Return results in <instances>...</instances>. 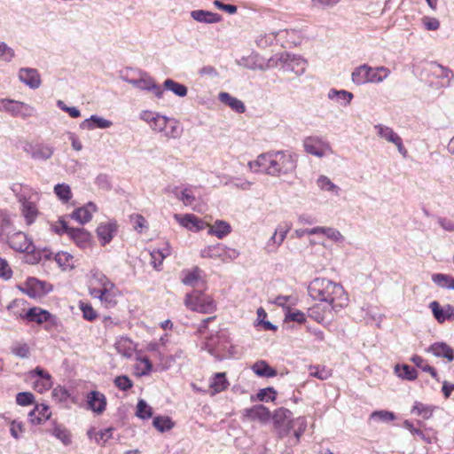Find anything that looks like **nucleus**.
Segmentation results:
<instances>
[{
	"instance_id": "1",
	"label": "nucleus",
	"mask_w": 454,
	"mask_h": 454,
	"mask_svg": "<svg viewBox=\"0 0 454 454\" xmlns=\"http://www.w3.org/2000/svg\"><path fill=\"white\" fill-rule=\"evenodd\" d=\"M308 292L313 300L327 302L335 311L348 301L342 286L327 278H315L309 285Z\"/></svg>"
},
{
	"instance_id": "2",
	"label": "nucleus",
	"mask_w": 454,
	"mask_h": 454,
	"mask_svg": "<svg viewBox=\"0 0 454 454\" xmlns=\"http://www.w3.org/2000/svg\"><path fill=\"white\" fill-rule=\"evenodd\" d=\"M25 303L26 301L23 299H15L7 306V309L14 315L27 319L29 322H35L39 325L47 323V325L44 326V329L47 331H51L52 329H56L58 327L59 319L57 317L42 308L32 307L28 309L25 313H20L17 309L24 306Z\"/></svg>"
},
{
	"instance_id": "3",
	"label": "nucleus",
	"mask_w": 454,
	"mask_h": 454,
	"mask_svg": "<svg viewBox=\"0 0 454 454\" xmlns=\"http://www.w3.org/2000/svg\"><path fill=\"white\" fill-rule=\"evenodd\" d=\"M294 154L288 151H273L266 174L271 176H280L295 170L297 163Z\"/></svg>"
},
{
	"instance_id": "4",
	"label": "nucleus",
	"mask_w": 454,
	"mask_h": 454,
	"mask_svg": "<svg viewBox=\"0 0 454 454\" xmlns=\"http://www.w3.org/2000/svg\"><path fill=\"white\" fill-rule=\"evenodd\" d=\"M390 70L385 67H372L364 64L355 68L351 74L352 82L357 85L368 82L380 83L388 77Z\"/></svg>"
},
{
	"instance_id": "5",
	"label": "nucleus",
	"mask_w": 454,
	"mask_h": 454,
	"mask_svg": "<svg viewBox=\"0 0 454 454\" xmlns=\"http://www.w3.org/2000/svg\"><path fill=\"white\" fill-rule=\"evenodd\" d=\"M184 304L192 311L207 314L212 313L215 309V301L201 291L194 290L187 294L184 299Z\"/></svg>"
},
{
	"instance_id": "6",
	"label": "nucleus",
	"mask_w": 454,
	"mask_h": 454,
	"mask_svg": "<svg viewBox=\"0 0 454 454\" xmlns=\"http://www.w3.org/2000/svg\"><path fill=\"white\" fill-rule=\"evenodd\" d=\"M61 230L57 229L55 226L54 232L62 235L67 234L68 237L82 249H86L91 247V234L84 228H72L69 227L65 220H60Z\"/></svg>"
},
{
	"instance_id": "7",
	"label": "nucleus",
	"mask_w": 454,
	"mask_h": 454,
	"mask_svg": "<svg viewBox=\"0 0 454 454\" xmlns=\"http://www.w3.org/2000/svg\"><path fill=\"white\" fill-rule=\"evenodd\" d=\"M0 111L9 113L13 117L23 119L31 117L35 114V108L24 102L8 98H0Z\"/></svg>"
},
{
	"instance_id": "8",
	"label": "nucleus",
	"mask_w": 454,
	"mask_h": 454,
	"mask_svg": "<svg viewBox=\"0 0 454 454\" xmlns=\"http://www.w3.org/2000/svg\"><path fill=\"white\" fill-rule=\"evenodd\" d=\"M22 148L35 161H46L52 157L55 152L52 145L45 143L26 142Z\"/></svg>"
},
{
	"instance_id": "9",
	"label": "nucleus",
	"mask_w": 454,
	"mask_h": 454,
	"mask_svg": "<svg viewBox=\"0 0 454 454\" xmlns=\"http://www.w3.org/2000/svg\"><path fill=\"white\" fill-rule=\"evenodd\" d=\"M20 290L30 298H40L52 291V286L36 278H28Z\"/></svg>"
},
{
	"instance_id": "10",
	"label": "nucleus",
	"mask_w": 454,
	"mask_h": 454,
	"mask_svg": "<svg viewBox=\"0 0 454 454\" xmlns=\"http://www.w3.org/2000/svg\"><path fill=\"white\" fill-rule=\"evenodd\" d=\"M374 129L377 130V135L380 138L394 144L401 155L403 157L407 156L408 152L403 145L402 137L396 132H395L392 128L383 124H377L374 126Z\"/></svg>"
},
{
	"instance_id": "11",
	"label": "nucleus",
	"mask_w": 454,
	"mask_h": 454,
	"mask_svg": "<svg viewBox=\"0 0 454 454\" xmlns=\"http://www.w3.org/2000/svg\"><path fill=\"white\" fill-rule=\"evenodd\" d=\"M303 147L306 153L318 158L324 157L325 153L331 150L330 145L322 137L317 136L305 137Z\"/></svg>"
},
{
	"instance_id": "12",
	"label": "nucleus",
	"mask_w": 454,
	"mask_h": 454,
	"mask_svg": "<svg viewBox=\"0 0 454 454\" xmlns=\"http://www.w3.org/2000/svg\"><path fill=\"white\" fill-rule=\"evenodd\" d=\"M7 242L13 250L35 254V246L22 231L8 232Z\"/></svg>"
},
{
	"instance_id": "13",
	"label": "nucleus",
	"mask_w": 454,
	"mask_h": 454,
	"mask_svg": "<svg viewBox=\"0 0 454 454\" xmlns=\"http://www.w3.org/2000/svg\"><path fill=\"white\" fill-rule=\"evenodd\" d=\"M87 408L97 414H102L106 408L105 395L97 390H91L87 394Z\"/></svg>"
},
{
	"instance_id": "14",
	"label": "nucleus",
	"mask_w": 454,
	"mask_h": 454,
	"mask_svg": "<svg viewBox=\"0 0 454 454\" xmlns=\"http://www.w3.org/2000/svg\"><path fill=\"white\" fill-rule=\"evenodd\" d=\"M19 79L30 89H38L42 83L41 76L37 69L31 67H21L19 70Z\"/></svg>"
},
{
	"instance_id": "15",
	"label": "nucleus",
	"mask_w": 454,
	"mask_h": 454,
	"mask_svg": "<svg viewBox=\"0 0 454 454\" xmlns=\"http://www.w3.org/2000/svg\"><path fill=\"white\" fill-rule=\"evenodd\" d=\"M175 218L184 228L192 231H199L204 230L207 226L206 223L192 214L175 215Z\"/></svg>"
},
{
	"instance_id": "16",
	"label": "nucleus",
	"mask_w": 454,
	"mask_h": 454,
	"mask_svg": "<svg viewBox=\"0 0 454 454\" xmlns=\"http://www.w3.org/2000/svg\"><path fill=\"white\" fill-rule=\"evenodd\" d=\"M429 308L432 309L433 315L438 323L454 319V307L450 304L441 307L438 301H434L430 302Z\"/></svg>"
},
{
	"instance_id": "17",
	"label": "nucleus",
	"mask_w": 454,
	"mask_h": 454,
	"mask_svg": "<svg viewBox=\"0 0 454 454\" xmlns=\"http://www.w3.org/2000/svg\"><path fill=\"white\" fill-rule=\"evenodd\" d=\"M117 232L116 222L100 223L96 230L97 236L102 246L110 243Z\"/></svg>"
},
{
	"instance_id": "18",
	"label": "nucleus",
	"mask_w": 454,
	"mask_h": 454,
	"mask_svg": "<svg viewBox=\"0 0 454 454\" xmlns=\"http://www.w3.org/2000/svg\"><path fill=\"white\" fill-rule=\"evenodd\" d=\"M243 416L249 420L266 422L270 418V411L262 404H256L243 411Z\"/></svg>"
},
{
	"instance_id": "19",
	"label": "nucleus",
	"mask_w": 454,
	"mask_h": 454,
	"mask_svg": "<svg viewBox=\"0 0 454 454\" xmlns=\"http://www.w3.org/2000/svg\"><path fill=\"white\" fill-rule=\"evenodd\" d=\"M97 210L93 202H88L85 206L74 209L70 217L81 224L89 223L92 219V212Z\"/></svg>"
},
{
	"instance_id": "20",
	"label": "nucleus",
	"mask_w": 454,
	"mask_h": 454,
	"mask_svg": "<svg viewBox=\"0 0 454 454\" xmlns=\"http://www.w3.org/2000/svg\"><path fill=\"white\" fill-rule=\"evenodd\" d=\"M51 411L48 405L44 403L36 404L28 413V419L34 425H40L51 418Z\"/></svg>"
},
{
	"instance_id": "21",
	"label": "nucleus",
	"mask_w": 454,
	"mask_h": 454,
	"mask_svg": "<svg viewBox=\"0 0 454 454\" xmlns=\"http://www.w3.org/2000/svg\"><path fill=\"white\" fill-rule=\"evenodd\" d=\"M427 352L432 353L437 357L446 358L449 362L454 360V350L453 348L446 344L445 342H435L432 344L428 348Z\"/></svg>"
},
{
	"instance_id": "22",
	"label": "nucleus",
	"mask_w": 454,
	"mask_h": 454,
	"mask_svg": "<svg viewBox=\"0 0 454 454\" xmlns=\"http://www.w3.org/2000/svg\"><path fill=\"white\" fill-rule=\"evenodd\" d=\"M139 90L152 91L158 98H161L163 97L162 88L159 84H157L154 82V80L151 76L147 75L145 73L142 74L141 78H139Z\"/></svg>"
},
{
	"instance_id": "23",
	"label": "nucleus",
	"mask_w": 454,
	"mask_h": 454,
	"mask_svg": "<svg viewBox=\"0 0 454 454\" xmlns=\"http://www.w3.org/2000/svg\"><path fill=\"white\" fill-rule=\"evenodd\" d=\"M113 125V122L101 116L93 114L90 118L85 119L80 124L82 129H107Z\"/></svg>"
},
{
	"instance_id": "24",
	"label": "nucleus",
	"mask_w": 454,
	"mask_h": 454,
	"mask_svg": "<svg viewBox=\"0 0 454 454\" xmlns=\"http://www.w3.org/2000/svg\"><path fill=\"white\" fill-rule=\"evenodd\" d=\"M272 154L273 151L261 153L255 160L248 162L249 168L256 173L262 172L266 174Z\"/></svg>"
},
{
	"instance_id": "25",
	"label": "nucleus",
	"mask_w": 454,
	"mask_h": 454,
	"mask_svg": "<svg viewBox=\"0 0 454 454\" xmlns=\"http://www.w3.org/2000/svg\"><path fill=\"white\" fill-rule=\"evenodd\" d=\"M219 100L231 108L238 114H243L246 112L245 104L239 98L232 97L228 92H220L218 95Z\"/></svg>"
},
{
	"instance_id": "26",
	"label": "nucleus",
	"mask_w": 454,
	"mask_h": 454,
	"mask_svg": "<svg viewBox=\"0 0 454 454\" xmlns=\"http://www.w3.org/2000/svg\"><path fill=\"white\" fill-rule=\"evenodd\" d=\"M191 16L196 21L207 24L218 23L222 20V16L220 14L205 10L192 11L191 12Z\"/></svg>"
},
{
	"instance_id": "27",
	"label": "nucleus",
	"mask_w": 454,
	"mask_h": 454,
	"mask_svg": "<svg viewBox=\"0 0 454 454\" xmlns=\"http://www.w3.org/2000/svg\"><path fill=\"white\" fill-rule=\"evenodd\" d=\"M231 231V227L230 223L223 220H216L213 225L209 226L207 233L215 235L218 239H223L229 235Z\"/></svg>"
},
{
	"instance_id": "28",
	"label": "nucleus",
	"mask_w": 454,
	"mask_h": 454,
	"mask_svg": "<svg viewBox=\"0 0 454 454\" xmlns=\"http://www.w3.org/2000/svg\"><path fill=\"white\" fill-rule=\"evenodd\" d=\"M252 370L259 377L271 378L278 374L277 370L270 366L264 360L254 363Z\"/></svg>"
},
{
	"instance_id": "29",
	"label": "nucleus",
	"mask_w": 454,
	"mask_h": 454,
	"mask_svg": "<svg viewBox=\"0 0 454 454\" xmlns=\"http://www.w3.org/2000/svg\"><path fill=\"white\" fill-rule=\"evenodd\" d=\"M31 377H39L43 380V388H37V391L43 393V391L49 390L52 386L51 374L40 366L35 367L30 372Z\"/></svg>"
},
{
	"instance_id": "30",
	"label": "nucleus",
	"mask_w": 454,
	"mask_h": 454,
	"mask_svg": "<svg viewBox=\"0 0 454 454\" xmlns=\"http://www.w3.org/2000/svg\"><path fill=\"white\" fill-rule=\"evenodd\" d=\"M163 90H170L173 92L176 96H178L180 98H184L188 93V89L184 84H182L180 82H177L174 81L173 79H166L163 82Z\"/></svg>"
},
{
	"instance_id": "31",
	"label": "nucleus",
	"mask_w": 454,
	"mask_h": 454,
	"mask_svg": "<svg viewBox=\"0 0 454 454\" xmlns=\"http://www.w3.org/2000/svg\"><path fill=\"white\" fill-rule=\"evenodd\" d=\"M433 74L441 79H447L448 84L454 78V72L448 67H444L435 61L430 63Z\"/></svg>"
},
{
	"instance_id": "32",
	"label": "nucleus",
	"mask_w": 454,
	"mask_h": 454,
	"mask_svg": "<svg viewBox=\"0 0 454 454\" xmlns=\"http://www.w3.org/2000/svg\"><path fill=\"white\" fill-rule=\"evenodd\" d=\"M115 348L118 353L125 357H130L133 355L134 344L133 341L127 337H121L115 343Z\"/></svg>"
},
{
	"instance_id": "33",
	"label": "nucleus",
	"mask_w": 454,
	"mask_h": 454,
	"mask_svg": "<svg viewBox=\"0 0 454 454\" xmlns=\"http://www.w3.org/2000/svg\"><path fill=\"white\" fill-rule=\"evenodd\" d=\"M278 60L284 64L287 65V68L291 70H294V63L296 66H301V70L303 72L305 69L306 61L301 57H296L294 55H291L289 53H282L278 59Z\"/></svg>"
},
{
	"instance_id": "34",
	"label": "nucleus",
	"mask_w": 454,
	"mask_h": 454,
	"mask_svg": "<svg viewBox=\"0 0 454 454\" xmlns=\"http://www.w3.org/2000/svg\"><path fill=\"white\" fill-rule=\"evenodd\" d=\"M52 435L61 441L64 445H69L71 443L70 432L62 425L54 422V426L51 430Z\"/></svg>"
},
{
	"instance_id": "35",
	"label": "nucleus",
	"mask_w": 454,
	"mask_h": 454,
	"mask_svg": "<svg viewBox=\"0 0 454 454\" xmlns=\"http://www.w3.org/2000/svg\"><path fill=\"white\" fill-rule=\"evenodd\" d=\"M237 64L251 70L263 69L262 64L258 62V55L254 53L247 57H242L240 59L237 60Z\"/></svg>"
},
{
	"instance_id": "36",
	"label": "nucleus",
	"mask_w": 454,
	"mask_h": 454,
	"mask_svg": "<svg viewBox=\"0 0 454 454\" xmlns=\"http://www.w3.org/2000/svg\"><path fill=\"white\" fill-rule=\"evenodd\" d=\"M228 386L229 382L226 379L225 372H216L209 384V387L216 393L223 391Z\"/></svg>"
},
{
	"instance_id": "37",
	"label": "nucleus",
	"mask_w": 454,
	"mask_h": 454,
	"mask_svg": "<svg viewBox=\"0 0 454 454\" xmlns=\"http://www.w3.org/2000/svg\"><path fill=\"white\" fill-rule=\"evenodd\" d=\"M224 245L217 243L214 246H208L200 251V256L203 258H220L223 260Z\"/></svg>"
},
{
	"instance_id": "38",
	"label": "nucleus",
	"mask_w": 454,
	"mask_h": 454,
	"mask_svg": "<svg viewBox=\"0 0 454 454\" xmlns=\"http://www.w3.org/2000/svg\"><path fill=\"white\" fill-rule=\"evenodd\" d=\"M353 94L349 91H347V90H335V89H331L328 92V98L332 100H337L339 101L340 103H342L347 106L348 105L352 98H353Z\"/></svg>"
},
{
	"instance_id": "39",
	"label": "nucleus",
	"mask_w": 454,
	"mask_h": 454,
	"mask_svg": "<svg viewBox=\"0 0 454 454\" xmlns=\"http://www.w3.org/2000/svg\"><path fill=\"white\" fill-rule=\"evenodd\" d=\"M395 371L397 373L398 377L403 380H414L418 377V372L416 369L409 364L396 365L395 367Z\"/></svg>"
},
{
	"instance_id": "40",
	"label": "nucleus",
	"mask_w": 454,
	"mask_h": 454,
	"mask_svg": "<svg viewBox=\"0 0 454 454\" xmlns=\"http://www.w3.org/2000/svg\"><path fill=\"white\" fill-rule=\"evenodd\" d=\"M433 282L442 288L454 290V278L442 273H435L432 276Z\"/></svg>"
},
{
	"instance_id": "41",
	"label": "nucleus",
	"mask_w": 454,
	"mask_h": 454,
	"mask_svg": "<svg viewBox=\"0 0 454 454\" xmlns=\"http://www.w3.org/2000/svg\"><path fill=\"white\" fill-rule=\"evenodd\" d=\"M153 427L160 432L163 433L172 429L175 426L174 422L168 416H156L153 419Z\"/></svg>"
},
{
	"instance_id": "42",
	"label": "nucleus",
	"mask_w": 454,
	"mask_h": 454,
	"mask_svg": "<svg viewBox=\"0 0 454 454\" xmlns=\"http://www.w3.org/2000/svg\"><path fill=\"white\" fill-rule=\"evenodd\" d=\"M411 361L417 367L420 368L423 372L430 373L434 379H435L437 381H439V378H438L436 370L433 366L427 364L422 356L414 355L411 358Z\"/></svg>"
},
{
	"instance_id": "43",
	"label": "nucleus",
	"mask_w": 454,
	"mask_h": 454,
	"mask_svg": "<svg viewBox=\"0 0 454 454\" xmlns=\"http://www.w3.org/2000/svg\"><path fill=\"white\" fill-rule=\"evenodd\" d=\"M21 213L27 225L34 223L39 215V211L34 201L31 204L24 206V207L21 208Z\"/></svg>"
},
{
	"instance_id": "44",
	"label": "nucleus",
	"mask_w": 454,
	"mask_h": 454,
	"mask_svg": "<svg viewBox=\"0 0 454 454\" xmlns=\"http://www.w3.org/2000/svg\"><path fill=\"white\" fill-rule=\"evenodd\" d=\"M293 413L291 411L286 408H278L275 411L273 415L274 425H282L287 423H293L292 419Z\"/></svg>"
},
{
	"instance_id": "45",
	"label": "nucleus",
	"mask_w": 454,
	"mask_h": 454,
	"mask_svg": "<svg viewBox=\"0 0 454 454\" xmlns=\"http://www.w3.org/2000/svg\"><path fill=\"white\" fill-rule=\"evenodd\" d=\"M54 192L63 203H67L72 198L70 186L64 183L56 184L54 186Z\"/></svg>"
},
{
	"instance_id": "46",
	"label": "nucleus",
	"mask_w": 454,
	"mask_h": 454,
	"mask_svg": "<svg viewBox=\"0 0 454 454\" xmlns=\"http://www.w3.org/2000/svg\"><path fill=\"white\" fill-rule=\"evenodd\" d=\"M395 419V414L393 411L380 410L372 412L370 415V420L376 422L388 423Z\"/></svg>"
},
{
	"instance_id": "47",
	"label": "nucleus",
	"mask_w": 454,
	"mask_h": 454,
	"mask_svg": "<svg viewBox=\"0 0 454 454\" xmlns=\"http://www.w3.org/2000/svg\"><path fill=\"white\" fill-rule=\"evenodd\" d=\"M136 415L141 419H150L153 416V409L144 399H140L137 404Z\"/></svg>"
},
{
	"instance_id": "48",
	"label": "nucleus",
	"mask_w": 454,
	"mask_h": 454,
	"mask_svg": "<svg viewBox=\"0 0 454 454\" xmlns=\"http://www.w3.org/2000/svg\"><path fill=\"white\" fill-rule=\"evenodd\" d=\"M317 186L323 190L327 192H333L335 194H338L340 188L334 184L330 178L325 176H320L317 180Z\"/></svg>"
},
{
	"instance_id": "49",
	"label": "nucleus",
	"mask_w": 454,
	"mask_h": 454,
	"mask_svg": "<svg viewBox=\"0 0 454 454\" xmlns=\"http://www.w3.org/2000/svg\"><path fill=\"white\" fill-rule=\"evenodd\" d=\"M176 198L181 200L184 206H192L195 202L192 186L189 185L184 187L179 194H176Z\"/></svg>"
},
{
	"instance_id": "50",
	"label": "nucleus",
	"mask_w": 454,
	"mask_h": 454,
	"mask_svg": "<svg viewBox=\"0 0 454 454\" xmlns=\"http://www.w3.org/2000/svg\"><path fill=\"white\" fill-rule=\"evenodd\" d=\"M411 412L416 413L417 415L421 416L423 419H427L432 416L433 410L430 406L425 405L419 402H415Z\"/></svg>"
},
{
	"instance_id": "51",
	"label": "nucleus",
	"mask_w": 454,
	"mask_h": 454,
	"mask_svg": "<svg viewBox=\"0 0 454 454\" xmlns=\"http://www.w3.org/2000/svg\"><path fill=\"white\" fill-rule=\"evenodd\" d=\"M169 122V119L164 115L156 114V118L150 125L151 129L156 132H163L168 124Z\"/></svg>"
},
{
	"instance_id": "52",
	"label": "nucleus",
	"mask_w": 454,
	"mask_h": 454,
	"mask_svg": "<svg viewBox=\"0 0 454 454\" xmlns=\"http://www.w3.org/2000/svg\"><path fill=\"white\" fill-rule=\"evenodd\" d=\"M277 392L272 387H268L259 390L256 395L257 400L261 402L274 401L276 399Z\"/></svg>"
},
{
	"instance_id": "53",
	"label": "nucleus",
	"mask_w": 454,
	"mask_h": 454,
	"mask_svg": "<svg viewBox=\"0 0 454 454\" xmlns=\"http://www.w3.org/2000/svg\"><path fill=\"white\" fill-rule=\"evenodd\" d=\"M288 232V229H284L282 227H278L276 229L275 232L270 239L268 242V246H270V243L277 245L279 247L286 237V233Z\"/></svg>"
},
{
	"instance_id": "54",
	"label": "nucleus",
	"mask_w": 454,
	"mask_h": 454,
	"mask_svg": "<svg viewBox=\"0 0 454 454\" xmlns=\"http://www.w3.org/2000/svg\"><path fill=\"white\" fill-rule=\"evenodd\" d=\"M80 309L82 312V317L88 321H94L98 317V314L90 303L80 302Z\"/></svg>"
},
{
	"instance_id": "55",
	"label": "nucleus",
	"mask_w": 454,
	"mask_h": 454,
	"mask_svg": "<svg viewBox=\"0 0 454 454\" xmlns=\"http://www.w3.org/2000/svg\"><path fill=\"white\" fill-rule=\"evenodd\" d=\"M403 427L408 429L413 435H417L419 438H421L424 442L427 443H431V437L428 436L425 432L422 430L413 427L412 423L409 420H404Z\"/></svg>"
},
{
	"instance_id": "56",
	"label": "nucleus",
	"mask_w": 454,
	"mask_h": 454,
	"mask_svg": "<svg viewBox=\"0 0 454 454\" xmlns=\"http://www.w3.org/2000/svg\"><path fill=\"white\" fill-rule=\"evenodd\" d=\"M16 403L20 406L31 405L35 403V396L31 392H20L16 395Z\"/></svg>"
},
{
	"instance_id": "57",
	"label": "nucleus",
	"mask_w": 454,
	"mask_h": 454,
	"mask_svg": "<svg viewBox=\"0 0 454 454\" xmlns=\"http://www.w3.org/2000/svg\"><path fill=\"white\" fill-rule=\"evenodd\" d=\"M285 320L302 324L306 321V317L305 314L301 310L293 311L290 309H288L287 312L285 315Z\"/></svg>"
},
{
	"instance_id": "58",
	"label": "nucleus",
	"mask_w": 454,
	"mask_h": 454,
	"mask_svg": "<svg viewBox=\"0 0 454 454\" xmlns=\"http://www.w3.org/2000/svg\"><path fill=\"white\" fill-rule=\"evenodd\" d=\"M12 353L20 358L29 356V347L26 343H17L12 347Z\"/></svg>"
},
{
	"instance_id": "59",
	"label": "nucleus",
	"mask_w": 454,
	"mask_h": 454,
	"mask_svg": "<svg viewBox=\"0 0 454 454\" xmlns=\"http://www.w3.org/2000/svg\"><path fill=\"white\" fill-rule=\"evenodd\" d=\"M114 385L121 390L126 391L132 387V380L126 375L117 376L114 379Z\"/></svg>"
},
{
	"instance_id": "60",
	"label": "nucleus",
	"mask_w": 454,
	"mask_h": 454,
	"mask_svg": "<svg viewBox=\"0 0 454 454\" xmlns=\"http://www.w3.org/2000/svg\"><path fill=\"white\" fill-rule=\"evenodd\" d=\"M297 426V428L294 430V436L297 440L300 439L301 434L304 433L307 427V421L304 417H299L295 420L293 421V427Z\"/></svg>"
},
{
	"instance_id": "61",
	"label": "nucleus",
	"mask_w": 454,
	"mask_h": 454,
	"mask_svg": "<svg viewBox=\"0 0 454 454\" xmlns=\"http://www.w3.org/2000/svg\"><path fill=\"white\" fill-rule=\"evenodd\" d=\"M57 106L62 111L67 113L72 118H78L81 116V112L78 108L74 106H67L62 100L57 101Z\"/></svg>"
},
{
	"instance_id": "62",
	"label": "nucleus",
	"mask_w": 454,
	"mask_h": 454,
	"mask_svg": "<svg viewBox=\"0 0 454 454\" xmlns=\"http://www.w3.org/2000/svg\"><path fill=\"white\" fill-rule=\"evenodd\" d=\"M324 235H325L329 239L335 242H342L344 241L343 235L336 229L331 227H325Z\"/></svg>"
},
{
	"instance_id": "63",
	"label": "nucleus",
	"mask_w": 454,
	"mask_h": 454,
	"mask_svg": "<svg viewBox=\"0 0 454 454\" xmlns=\"http://www.w3.org/2000/svg\"><path fill=\"white\" fill-rule=\"evenodd\" d=\"M14 51L6 43L0 42V57L7 62H10L14 57Z\"/></svg>"
},
{
	"instance_id": "64",
	"label": "nucleus",
	"mask_w": 454,
	"mask_h": 454,
	"mask_svg": "<svg viewBox=\"0 0 454 454\" xmlns=\"http://www.w3.org/2000/svg\"><path fill=\"white\" fill-rule=\"evenodd\" d=\"M67 389L63 387H57L52 390V397L59 402H65L69 397Z\"/></svg>"
}]
</instances>
